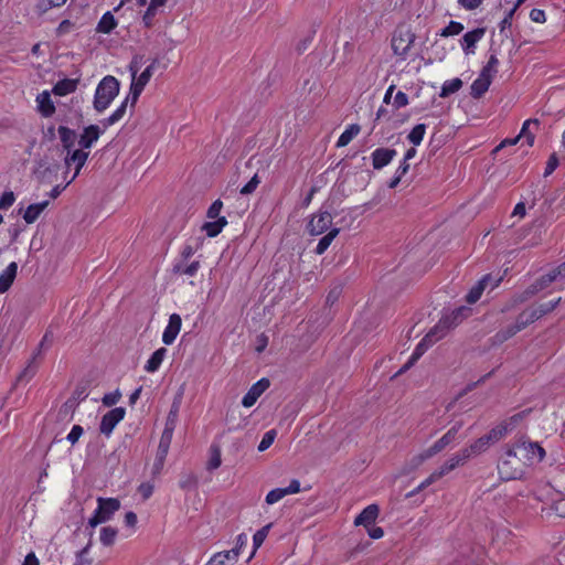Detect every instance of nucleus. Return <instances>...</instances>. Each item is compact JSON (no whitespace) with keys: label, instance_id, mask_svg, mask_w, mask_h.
Segmentation results:
<instances>
[{"label":"nucleus","instance_id":"1","mask_svg":"<svg viewBox=\"0 0 565 565\" xmlns=\"http://www.w3.org/2000/svg\"><path fill=\"white\" fill-rule=\"evenodd\" d=\"M120 84L119 81L111 76H105L97 85L93 106L97 113L106 110L111 102L119 94Z\"/></svg>","mask_w":565,"mask_h":565},{"label":"nucleus","instance_id":"2","mask_svg":"<svg viewBox=\"0 0 565 565\" xmlns=\"http://www.w3.org/2000/svg\"><path fill=\"white\" fill-rule=\"evenodd\" d=\"M469 459V454L467 450L460 449L458 452L454 454L448 460H446L438 469H436L426 480H424L418 489H425L431 483L436 482L444 476L448 475L457 467L462 466Z\"/></svg>","mask_w":565,"mask_h":565},{"label":"nucleus","instance_id":"3","mask_svg":"<svg viewBox=\"0 0 565 565\" xmlns=\"http://www.w3.org/2000/svg\"><path fill=\"white\" fill-rule=\"evenodd\" d=\"M512 448L523 467L541 462L545 457V450L537 443L522 440L514 444Z\"/></svg>","mask_w":565,"mask_h":565},{"label":"nucleus","instance_id":"4","mask_svg":"<svg viewBox=\"0 0 565 565\" xmlns=\"http://www.w3.org/2000/svg\"><path fill=\"white\" fill-rule=\"evenodd\" d=\"M121 504L117 498L97 499V509L94 515L88 520V525L94 529L100 523L111 520L113 515L120 509Z\"/></svg>","mask_w":565,"mask_h":565},{"label":"nucleus","instance_id":"5","mask_svg":"<svg viewBox=\"0 0 565 565\" xmlns=\"http://www.w3.org/2000/svg\"><path fill=\"white\" fill-rule=\"evenodd\" d=\"M500 478L502 480H515L522 477L524 467L516 455H514L513 448L507 449L503 458L498 465Z\"/></svg>","mask_w":565,"mask_h":565},{"label":"nucleus","instance_id":"6","mask_svg":"<svg viewBox=\"0 0 565 565\" xmlns=\"http://www.w3.org/2000/svg\"><path fill=\"white\" fill-rule=\"evenodd\" d=\"M462 424L457 423L454 425L441 438H439L437 441H435L429 448L414 457V461L416 466L422 465L425 460L434 457L435 455L443 451L448 445H450L455 439L456 436L461 428Z\"/></svg>","mask_w":565,"mask_h":565},{"label":"nucleus","instance_id":"7","mask_svg":"<svg viewBox=\"0 0 565 565\" xmlns=\"http://www.w3.org/2000/svg\"><path fill=\"white\" fill-rule=\"evenodd\" d=\"M416 39L415 33L407 25H399L394 31L392 38V49L393 52L405 58L409 52L411 46L413 45Z\"/></svg>","mask_w":565,"mask_h":565},{"label":"nucleus","instance_id":"8","mask_svg":"<svg viewBox=\"0 0 565 565\" xmlns=\"http://www.w3.org/2000/svg\"><path fill=\"white\" fill-rule=\"evenodd\" d=\"M159 65V60L154 58L145 71L131 82L130 85V95H131V107H134L142 93L145 86L149 83L151 76L153 75V71Z\"/></svg>","mask_w":565,"mask_h":565},{"label":"nucleus","instance_id":"9","mask_svg":"<svg viewBox=\"0 0 565 565\" xmlns=\"http://www.w3.org/2000/svg\"><path fill=\"white\" fill-rule=\"evenodd\" d=\"M89 152L82 150V149H75L72 151L66 152V156L64 158V163L67 169H70L73 164L75 166V172L72 175V178L67 181V184L73 182L76 177L79 174L81 169L84 167L88 159Z\"/></svg>","mask_w":565,"mask_h":565},{"label":"nucleus","instance_id":"10","mask_svg":"<svg viewBox=\"0 0 565 565\" xmlns=\"http://www.w3.org/2000/svg\"><path fill=\"white\" fill-rule=\"evenodd\" d=\"M126 411L124 407H116L107 412L100 420L99 430L103 435L109 436L116 425L124 419Z\"/></svg>","mask_w":565,"mask_h":565},{"label":"nucleus","instance_id":"11","mask_svg":"<svg viewBox=\"0 0 565 565\" xmlns=\"http://www.w3.org/2000/svg\"><path fill=\"white\" fill-rule=\"evenodd\" d=\"M332 224V216L329 212H320L315 214L308 223V232L311 235H320L324 233Z\"/></svg>","mask_w":565,"mask_h":565},{"label":"nucleus","instance_id":"12","mask_svg":"<svg viewBox=\"0 0 565 565\" xmlns=\"http://www.w3.org/2000/svg\"><path fill=\"white\" fill-rule=\"evenodd\" d=\"M106 128L102 129L98 125H89L85 127L79 135L78 146L79 149L86 150L99 139L100 135L104 134Z\"/></svg>","mask_w":565,"mask_h":565},{"label":"nucleus","instance_id":"13","mask_svg":"<svg viewBox=\"0 0 565 565\" xmlns=\"http://www.w3.org/2000/svg\"><path fill=\"white\" fill-rule=\"evenodd\" d=\"M270 382L268 379L263 377L257 381L248 392L244 395L242 399V404L244 407H252L256 401L260 397V395L269 387Z\"/></svg>","mask_w":565,"mask_h":565},{"label":"nucleus","instance_id":"14","mask_svg":"<svg viewBox=\"0 0 565 565\" xmlns=\"http://www.w3.org/2000/svg\"><path fill=\"white\" fill-rule=\"evenodd\" d=\"M469 311L470 309L466 307H459L452 310L449 315L441 317L439 322L443 320H447V322L444 324V328L440 329L439 337H445L449 329L458 326L467 317Z\"/></svg>","mask_w":565,"mask_h":565},{"label":"nucleus","instance_id":"15","mask_svg":"<svg viewBox=\"0 0 565 565\" xmlns=\"http://www.w3.org/2000/svg\"><path fill=\"white\" fill-rule=\"evenodd\" d=\"M182 326V319L180 315L172 313L169 317L168 326L166 327L162 334V342L167 345H170L174 342L177 335L179 334Z\"/></svg>","mask_w":565,"mask_h":565},{"label":"nucleus","instance_id":"16","mask_svg":"<svg viewBox=\"0 0 565 565\" xmlns=\"http://www.w3.org/2000/svg\"><path fill=\"white\" fill-rule=\"evenodd\" d=\"M395 149L390 148H377L372 154V166L375 170H381L386 167L396 156Z\"/></svg>","mask_w":565,"mask_h":565},{"label":"nucleus","instance_id":"17","mask_svg":"<svg viewBox=\"0 0 565 565\" xmlns=\"http://www.w3.org/2000/svg\"><path fill=\"white\" fill-rule=\"evenodd\" d=\"M486 33L484 28H477L470 32H467L461 39V46L465 54L469 55L475 53L476 44L483 38Z\"/></svg>","mask_w":565,"mask_h":565},{"label":"nucleus","instance_id":"18","mask_svg":"<svg viewBox=\"0 0 565 565\" xmlns=\"http://www.w3.org/2000/svg\"><path fill=\"white\" fill-rule=\"evenodd\" d=\"M379 512L380 509L377 504H370L355 518L354 524L356 526L363 525L369 527L375 522L379 516Z\"/></svg>","mask_w":565,"mask_h":565},{"label":"nucleus","instance_id":"19","mask_svg":"<svg viewBox=\"0 0 565 565\" xmlns=\"http://www.w3.org/2000/svg\"><path fill=\"white\" fill-rule=\"evenodd\" d=\"M17 273H18V264L15 262H12L0 274V294H4L11 288L13 281L17 277Z\"/></svg>","mask_w":565,"mask_h":565},{"label":"nucleus","instance_id":"20","mask_svg":"<svg viewBox=\"0 0 565 565\" xmlns=\"http://www.w3.org/2000/svg\"><path fill=\"white\" fill-rule=\"evenodd\" d=\"M57 132H58V137H60L63 149L66 152L75 150L74 146H75L76 138H77L76 131L66 126H60L57 128Z\"/></svg>","mask_w":565,"mask_h":565},{"label":"nucleus","instance_id":"21","mask_svg":"<svg viewBox=\"0 0 565 565\" xmlns=\"http://www.w3.org/2000/svg\"><path fill=\"white\" fill-rule=\"evenodd\" d=\"M491 281H492V277H491V275H489V274H488V275L483 276V277H482V278L477 282V285H475V286L470 289V291L467 294V296H466V301H467L468 303H471V305H472V303H476V302L480 299V297H481V295H482L483 290L487 288V286H488Z\"/></svg>","mask_w":565,"mask_h":565},{"label":"nucleus","instance_id":"22","mask_svg":"<svg viewBox=\"0 0 565 565\" xmlns=\"http://www.w3.org/2000/svg\"><path fill=\"white\" fill-rule=\"evenodd\" d=\"M131 103V95L129 94L120 106L107 118L103 119L100 124L104 128L110 127L122 119L127 111L128 103Z\"/></svg>","mask_w":565,"mask_h":565},{"label":"nucleus","instance_id":"23","mask_svg":"<svg viewBox=\"0 0 565 565\" xmlns=\"http://www.w3.org/2000/svg\"><path fill=\"white\" fill-rule=\"evenodd\" d=\"M227 225L225 216L214 218V221L205 222L201 230L206 233L209 237L217 236L222 230Z\"/></svg>","mask_w":565,"mask_h":565},{"label":"nucleus","instance_id":"24","mask_svg":"<svg viewBox=\"0 0 565 565\" xmlns=\"http://www.w3.org/2000/svg\"><path fill=\"white\" fill-rule=\"evenodd\" d=\"M39 110L44 117H51L55 113V106L47 92L38 95Z\"/></svg>","mask_w":565,"mask_h":565},{"label":"nucleus","instance_id":"25","mask_svg":"<svg viewBox=\"0 0 565 565\" xmlns=\"http://www.w3.org/2000/svg\"><path fill=\"white\" fill-rule=\"evenodd\" d=\"M78 79L64 78L58 81L54 87L53 93L57 96H65L76 90Z\"/></svg>","mask_w":565,"mask_h":565},{"label":"nucleus","instance_id":"26","mask_svg":"<svg viewBox=\"0 0 565 565\" xmlns=\"http://www.w3.org/2000/svg\"><path fill=\"white\" fill-rule=\"evenodd\" d=\"M447 320H443L438 322L422 340L418 344H420L427 351L435 342L443 339L444 337H439L440 329L444 328V324Z\"/></svg>","mask_w":565,"mask_h":565},{"label":"nucleus","instance_id":"27","mask_svg":"<svg viewBox=\"0 0 565 565\" xmlns=\"http://www.w3.org/2000/svg\"><path fill=\"white\" fill-rule=\"evenodd\" d=\"M47 205H49V201L30 204L23 214V220L28 224L34 223L38 220V217L40 216V214L46 209Z\"/></svg>","mask_w":565,"mask_h":565},{"label":"nucleus","instance_id":"28","mask_svg":"<svg viewBox=\"0 0 565 565\" xmlns=\"http://www.w3.org/2000/svg\"><path fill=\"white\" fill-rule=\"evenodd\" d=\"M491 83L492 81L486 77H481V75H479V77L475 79L470 86V95L476 99L481 98L484 95V93L489 89Z\"/></svg>","mask_w":565,"mask_h":565},{"label":"nucleus","instance_id":"29","mask_svg":"<svg viewBox=\"0 0 565 565\" xmlns=\"http://www.w3.org/2000/svg\"><path fill=\"white\" fill-rule=\"evenodd\" d=\"M167 354V349L166 348H160L158 350H156L151 356L149 358V360L147 361L146 365H145V369L147 372H156L159 366L161 365L164 356Z\"/></svg>","mask_w":565,"mask_h":565},{"label":"nucleus","instance_id":"30","mask_svg":"<svg viewBox=\"0 0 565 565\" xmlns=\"http://www.w3.org/2000/svg\"><path fill=\"white\" fill-rule=\"evenodd\" d=\"M117 26V21L111 14V12H106L103 14L102 19L99 20L96 31L99 33L108 34L110 33Z\"/></svg>","mask_w":565,"mask_h":565},{"label":"nucleus","instance_id":"31","mask_svg":"<svg viewBox=\"0 0 565 565\" xmlns=\"http://www.w3.org/2000/svg\"><path fill=\"white\" fill-rule=\"evenodd\" d=\"M360 130V125H350L339 137L337 141V147H345L347 145H349L351 140L359 135Z\"/></svg>","mask_w":565,"mask_h":565},{"label":"nucleus","instance_id":"32","mask_svg":"<svg viewBox=\"0 0 565 565\" xmlns=\"http://www.w3.org/2000/svg\"><path fill=\"white\" fill-rule=\"evenodd\" d=\"M490 445L491 443L489 441L488 437L483 435L482 437L475 440L469 447L463 448V450H467L470 459L472 456L479 455L482 451H484Z\"/></svg>","mask_w":565,"mask_h":565},{"label":"nucleus","instance_id":"33","mask_svg":"<svg viewBox=\"0 0 565 565\" xmlns=\"http://www.w3.org/2000/svg\"><path fill=\"white\" fill-rule=\"evenodd\" d=\"M498 65L499 60L497 57L495 52H493L490 55L488 63L482 67L479 75H481V77H486L492 81L493 76L498 73Z\"/></svg>","mask_w":565,"mask_h":565},{"label":"nucleus","instance_id":"34","mask_svg":"<svg viewBox=\"0 0 565 565\" xmlns=\"http://www.w3.org/2000/svg\"><path fill=\"white\" fill-rule=\"evenodd\" d=\"M222 463L221 459V447L217 444H212L210 447V459L206 463V469L213 471L217 469Z\"/></svg>","mask_w":565,"mask_h":565},{"label":"nucleus","instance_id":"35","mask_svg":"<svg viewBox=\"0 0 565 565\" xmlns=\"http://www.w3.org/2000/svg\"><path fill=\"white\" fill-rule=\"evenodd\" d=\"M180 404H181V396H179L178 398H174V401L171 405L170 412L168 414L164 428H170V430L175 429Z\"/></svg>","mask_w":565,"mask_h":565},{"label":"nucleus","instance_id":"36","mask_svg":"<svg viewBox=\"0 0 565 565\" xmlns=\"http://www.w3.org/2000/svg\"><path fill=\"white\" fill-rule=\"evenodd\" d=\"M509 430L510 429L508 423L502 422L495 427H493L488 434H486V436L488 437L489 441L493 444L503 438Z\"/></svg>","mask_w":565,"mask_h":565},{"label":"nucleus","instance_id":"37","mask_svg":"<svg viewBox=\"0 0 565 565\" xmlns=\"http://www.w3.org/2000/svg\"><path fill=\"white\" fill-rule=\"evenodd\" d=\"M339 232V228H332L328 234L321 237L316 247V254L322 255L328 249L332 241L337 237Z\"/></svg>","mask_w":565,"mask_h":565},{"label":"nucleus","instance_id":"38","mask_svg":"<svg viewBox=\"0 0 565 565\" xmlns=\"http://www.w3.org/2000/svg\"><path fill=\"white\" fill-rule=\"evenodd\" d=\"M462 81L460 78H454L446 81L441 86L440 97L446 98L449 95L458 92L462 87Z\"/></svg>","mask_w":565,"mask_h":565},{"label":"nucleus","instance_id":"39","mask_svg":"<svg viewBox=\"0 0 565 565\" xmlns=\"http://www.w3.org/2000/svg\"><path fill=\"white\" fill-rule=\"evenodd\" d=\"M540 125V121L537 119H527L524 121L523 126H522V129H521V132L518 135L520 136V139L522 137H525L526 138V142L529 146H532L533 142H534V134L530 130V127L531 126H534L535 128H537Z\"/></svg>","mask_w":565,"mask_h":565},{"label":"nucleus","instance_id":"40","mask_svg":"<svg viewBox=\"0 0 565 565\" xmlns=\"http://www.w3.org/2000/svg\"><path fill=\"white\" fill-rule=\"evenodd\" d=\"M200 268L198 260L192 262L190 265H183L181 263L173 266V273L179 275L194 276Z\"/></svg>","mask_w":565,"mask_h":565},{"label":"nucleus","instance_id":"41","mask_svg":"<svg viewBox=\"0 0 565 565\" xmlns=\"http://www.w3.org/2000/svg\"><path fill=\"white\" fill-rule=\"evenodd\" d=\"M270 526H271V524H267V525L263 526L260 530H258L254 534V536H253V552L248 556L247 561H249L254 556V554L257 551V548L260 547V545L263 544V542L265 541V539L268 535Z\"/></svg>","mask_w":565,"mask_h":565},{"label":"nucleus","instance_id":"42","mask_svg":"<svg viewBox=\"0 0 565 565\" xmlns=\"http://www.w3.org/2000/svg\"><path fill=\"white\" fill-rule=\"evenodd\" d=\"M425 132H426V125L417 124L416 126H414V128L408 134L407 139L414 146H418L423 141Z\"/></svg>","mask_w":565,"mask_h":565},{"label":"nucleus","instance_id":"43","mask_svg":"<svg viewBox=\"0 0 565 565\" xmlns=\"http://www.w3.org/2000/svg\"><path fill=\"white\" fill-rule=\"evenodd\" d=\"M117 530L111 526H104L100 530V542L105 546H111L115 543L117 536Z\"/></svg>","mask_w":565,"mask_h":565},{"label":"nucleus","instance_id":"44","mask_svg":"<svg viewBox=\"0 0 565 565\" xmlns=\"http://www.w3.org/2000/svg\"><path fill=\"white\" fill-rule=\"evenodd\" d=\"M173 431L174 430H170V428H164L163 429V433L161 435V438H160V441H159V446H158V450L162 452H167L169 451V448H170V444H171V440H172V436H173Z\"/></svg>","mask_w":565,"mask_h":565},{"label":"nucleus","instance_id":"45","mask_svg":"<svg viewBox=\"0 0 565 565\" xmlns=\"http://www.w3.org/2000/svg\"><path fill=\"white\" fill-rule=\"evenodd\" d=\"M463 25L457 21H450L449 24L440 31V36L447 38L461 33Z\"/></svg>","mask_w":565,"mask_h":565},{"label":"nucleus","instance_id":"46","mask_svg":"<svg viewBox=\"0 0 565 565\" xmlns=\"http://www.w3.org/2000/svg\"><path fill=\"white\" fill-rule=\"evenodd\" d=\"M161 6H159V4H153L152 2H150L149 7L147 8V10L142 17V22L146 28L152 26L154 17L157 14V10Z\"/></svg>","mask_w":565,"mask_h":565},{"label":"nucleus","instance_id":"47","mask_svg":"<svg viewBox=\"0 0 565 565\" xmlns=\"http://www.w3.org/2000/svg\"><path fill=\"white\" fill-rule=\"evenodd\" d=\"M276 435H277V433L275 429H270V430L266 431L258 445V450L265 451L266 449H268L273 445Z\"/></svg>","mask_w":565,"mask_h":565},{"label":"nucleus","instance_id":"48","mask_svg":"<svg viewBox=\"0 0 565 565\" xmlns=\"http://www.w3.org/2000/svg\"><path fill=\"white\" fill-rule=\"evenodd\" d=\"M167 455H168L167 452L161 454L160 450H157L156 459H154V462L152 466V477H158V475H160V472L163 468Z\"/></svg>","mask_w":565,"mask_h":565},{"label":"nucleus","instance_id":"49","mask_svg":"<svg viewBox=\"0 0 565 565\" xmlns=\"http://www.w3.org/2000/svg\"><path fill=\"white\" fill-rule=\"evenodd\" d=\"M286 494V490L284 488H276L269 491L266 495V503L274 504L281 500Z\"/></svg>","mask_w":565,"mask_h":565},{"label":"nucleus","instance_id":"50","mask_svg":"<svg viewBox=\"0 0 565 565\" xmlns=\"http://www.w3.org/2000/svg\"><path fill=\"white\" fill-rule=\"evenodd\" d=\"M519 331L515 329L514 326H510L507 329L499 331L494 338L497 339L498 342L502 343L508 339L512 338L513 335H515Z\"/></svg>","mask_w":565,"mask_h":565},{"label":"nucleus","instance_id":"51","mask_svg":"<svg viewBox=\"0 0 565 565\" xmlns=\"http://www.w3.org/2000/svg\"><path fill=\"white\" fill-rule=\"evenodd\" d=\"M222 207H223V202L220 199L214 201L211 204V206L207 209L206 217L210 220L221 217L220 213H221Z\"/></svg>","mask_w":565,"mask_h":565},{"label":"nucleus","instance_id":"52","mask_svg":"<svg viewBox=\"0 0 565 565\" xmlns=\"http://www.w3.org/2000/svg\"><path fill=\"white\" fill-rule=\"evenodd\" d=\"M559 301H561V298L539 305L536 307V309L539 310V316L543 317V316L547 315L548 312L553 311L557 307Z\"/></svg>","mask_w":565,"mask_h":565},{"label":"nucleus","instance_id":"53","mask_svg":"<svg viewBox=\"0 0 565 565\" xmlns=\"http://www.w3.org/2000/svg\"><path fill=\"white\" fill-rule=\"evenodd\" d=\"M260 180L257 174H255L242 189L241 194L247 195L253 193L258 186Z\"/></svg>","mask_w":565,"mask_h":565},{"label":"nucleus","instance_id":"54","mask_svg":"<svg viewBox=\"0 0 565 565\" xmlns=\"http://www.w3.org/2000/svg\"><path fill=\"white\" fill-rule=\"evenodd\" d=\"M121 397V393L117 390L113 393H108V394H105L102 402L105 406H114L115 404H117L119 402Z\"/></svg>","mask_w":565,"mask_h":565},{"label":"nucleus","instance_id":"55","mask_svg":"<svg viewBox=\"0 0 565 565\" xmlns=\"http://www.w3.org/2000/svg\"><path fill=\"white\" fill-rule=\"evenodd\" d=\"M558 277L559 276L556 275V270L554 268L550 273H547L546 275H543L542 277H540L537 279V281L540 282L541 287H543V289H545L547 286H550Z\"/></svg>","mask_w":565,"mask_h":565},{"label":"nucleus","instance_id":"56","mask_svg":"<svg viewBox=\"0 0 565 565\" xmlns=\"http://www.w3.org/2000/svg\"><path fill=\"white\" fill-rule=\"evenodd\" d=\"M530 413H531V409H524V411L511 416L508 420H505L509 425V429L511 430L512 428H514L516 426V424L520 420H522L523 418H525Z\"/></svg>","mask_w":565,"mask_h":565},{"label":"nucleus","instance_id":"57","mask_svg":"<svg viewBox=\"0 0 565 565\" xmlns=\"http://www.w3.org/2000/svg\"><path fill=\"white\" fill-rule=\"evenodd\" d=\"M83 427L81 425H74L67 435L66 439L72 444H76L83 435Z\"/></svg>","mask_w":565,"mask_h":565},{"label":"nucleus","instance_id":"58","mask_svg":"<svg viewBox=\"0 0 565 565\" xmlns=\"http://www.w3.org/2000/svg\"><path fill=\"white\" fill-rule=\"evenodd\" d=\"M316 33L315 30H312L305 39L300 40L299 43L296 46V50L299 54L303 53L308 47L310 46L313 34Z\"/></svg>","mask_w":565,"mask_h":565},{"label":"nucleus","instance_id":"59","mask_svg":"<svg viewBox=\"0 0 565 565\" xmlns=\"http://www.w3.org/2000/svg\"><path fill=\"white\" fill-rule=\"evenodd\" d=\"M541 290H543V287H541L540 282L536 280L531 286H529L526 290L523 292L521 301L527 300L529 298L536 295Z\"/></svg>","mask_w":565,"mask_h":565},{"label":"nucleus","instance_id":"60","mask_svg":"<svg viewBox=\"0 0 565 565\" xmlns=\"http://www.w3.org/2000/svg\"><path fill=\"white\" fill-rule=\"evenodd\" d=\"M14 194L13 192H4L0 198V210H7L14 203Z\"/></svg>","mask_w":565,"mask_h":565},{"label":"nucleus","instance_id":"61","mask_svg":"<svg viewBox=\"0 0 565 565\" xmlns=\"http://www.w3.org/2000/svg\"><path fill=\"white\" fill-rule=\"evenodd\" d=\"M558 166V159L556 153H552L546 162L544 177L552 174Z\"/></svg>","mask_w":565,"mask_h":565},{"label":"nucleus","instance_id":"62","mask_svg":"<svg viewBox=\"0 0 565 565\" xmlns=\"http://www.w3.org/2000/svg\"><path fill=\"white\" fill-rule=\"evenodd\" d=\"M393 105H394V107L396 109L407 106L408 105V97H407V95L405 93L401 92V90L397 92V94L394 97Z\"/></svg>","mask_w":565,"mask_h":565},{"label":"nucleus","instance_id":"63","mask_svg":"<svg viewBox=\"0 0 565 565\" xmlns=\"http://www.w3.org/2000/svg\"><path fill=\"white\" fill-rule=\"evenodd\" d=\"M530 323L531 322L527 321V311H523L522 313L519 315V317L516 318V322L513 326L520 332L521 330L525 329Z\"/></svg>","mask_w":565,"mask_h":565},{"label":"nucleus","instance_id":"64","mask_svg":"<svg viewBox=\"0 0 565 565\" xmlns=\"http://www.w3.org/2000/svg\"><path fill=\"white\" fill-rule=\"evenodd\" d=\"M228 554L216 553L213 557L206 563V565H230L226 563V557Z\"/></svg>","mask_w":565,"mask_h":565}]
</instances>
